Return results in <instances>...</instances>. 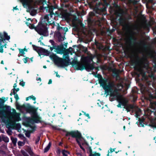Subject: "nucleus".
Returning <instances> with one entry per match:
<instances>
[{"label": "nucleus", "mask_w": 156, "mask_h": 156, "mask_svg": "<svg viewBox=\"0 0 156 156\" xmlns=\"http://www.w3.org/2000/svg\"><path fill=\"white\" fill-rule=\"evenodd\" d=\"M51 145V143L49 142L48 146L44 149V152H47L49 150Z\"/></svg>", "instance_id": "obj_20"}, {"label": "nucleus", "mask_w": 156, "mask_h": 156, "mask_svg": "<svg viewBox=\"0 0 156 156\" xmlns=\"http://www.w3.org/2000/svg\"><path fill=\"white\" fill-rule=\"evenodd\" d=\"M87 151L88 153L90 154H92V150L90 147H89L87 149Z\"/></svg>", "instance_id": "obj_27"}, {"label": "nucleus", "mask_w": 156, "mask_h": 156, "mask_svg": "<svg viewBox=\"0 0 156 156\" xmlns=\"http://www.w3.org/2000/svg\"><path fill=\"white\" fill-rule=\"evenodd\" d=\"M40 137L39 136H38L35 141V142L36 144H37L38 142L40 140Z\"/></svg>", "instance_id": "obj_31"}, {"label": "nucleus", "mask_w": 156, "mask_h": 156, "mask_svg": "<svg viewBox=\"0 0 156 156\" xmlns=\"http://www.w3.org/2000/svg\"><path fill=\"white\" fill-rule=\"evenodd\" d=\"M19 50L20 53L22 55H24L25 54V51H27V50L25 48L23 49H19Z\"/></svg>", "instance_id": "obj_17"}, {"label": "nucleus", "mask_w": 156, "mask_h": 156, "mask_svg": "<svg viewBox=\"0 0 156 156\" xmlns=\"http://www.w3.org/2000/svg\"><path fill=\"white\" fill-rule=\"evenodd\" d=\"M40 39H43V38H42V37H40Z\"/></svg>", "instance_id": "obj_58"}, {"label": "nucleus", "mask_w": 156, "mask_h": 156, "mask_svg": "<svg viewBox=\"0 0 156 156\" xmlns=\"http://www.w3.org/2000/svg\"><path fill=\"white\" fill-rule=\"evenodd\" d=\"M88 58V57L82 56L81 58L82 62H80L78 61L74 60L72 62V64L75 65L78 70H82L85 67V65L87 64Z\"/></svg>", "instance_id": "obj_7"}, {"label": "nucleus", "mask_w": 156, "mask_h": 156, "mask_svg": "<svg viewBox=\"0 0 156 156\" xmlns=\"http://www.w3.org/2000/svg\"><path fill=\"white\" fill-rule=\"evenodd\" d=\"M2 112L0 110V117H1L2 116Z\"/></svg>", "instance_id": "obj_48"}, {"label": "nucleus", "mask_w": 156, "mask_h": 156, "mask_svg": "<svg viewBox=\"0 0 156 156\" xmlns=\"http://www.w3.org/2000/svg\"><path fill=\"white\" fill-rule=\"evenodd\" d=\"M50 57L58 67H64L68 66L69 64L70 60L68 55H66V57L64 59L62 58L58 57L55 54L50 55Z\"/></svg>", "instance_id": "obj_3"}, {"label": "nucleus", "mask_w": 156, "mask_h": 156, "mask_svg": "<svg viewBox=\"0 0 156 156\" xmlns=\"http://www.w3.org/2000/svg\"><path fill=\"white\" fill-rule=\"evenodd\" d=\"M17 108L18 109L21 110L22 108V106L19 105H16Z\"/></svg>", "instance_id": "obj_32"}, {"label": "nucleus", "mask_w": 156, "mask_h": 156, "mask_svg": "<svg viewBox=\"0 0 156 156\" xmlns=\"http://www.w3.org/2000/svg\"><path fill=\"white\" fill-rule=\"evenodd\" d=\"M107 155H108V156H109V154H107Z\"/></svg>", "instance_id": "obj_63"}, {"label": "nucleus", "mask_w": 156, "mask_h": 156, "mask_svg": "<svg viewBox=\"0 0 156 156\" xmlns=\"http://www.w3.org/2000/svg\"><path fill=\"white\" fill-rule=\"evenodd\" d=\"M69 135L75 138L76 139L77 142L80 145V148L83 150H84V149L80 145L82 143L81 141L83 139L81 137V134L79 132L77 131H72L70 132H67L66 136H67Z\"/></svg>", "instance_id": "obj_8"}, {"label": "nucleus", "mask_w": 156, "mask_h": 156, "mask_svg": "<svg viewBox=\"0 0 156 156\" xmlns=\"http://www.w3.org/2000/svg\"><path fill=\"white\" fill-rule=\"evenodd\" d=\"M52 83V80L51 79L49 80V82L48 83V84H50Z\"/></svg>", "instance_id": "obj_41"}, {"label": "nucleus", "mask_w": 156, "mask_h": 156, "mask_svg": "<svg viewBox=\"0 0 156 156\" xmlns=\"http://www.w3.org/2000/svg\"><path fill=\"white\" fill-rule=\"evenodd\" d=\"M89 156H100V155L98 153H95L94 154H89Z\"/></svg>", "instance_id": "obj_28"}, {"label": "nucleus", "mask_w": 156, "mask_h": 156, "mask_svg": "<svg viewBox=\"0 0 156 156\" xmlns=\"http://www.w3.org/2000/svg\"><path fill=\"white\" fill-rule=\"evenodd\" d=\"M62 153L63 156H68V155L69 154V153L65 150H63Z\"/></svg>", "instance_id": "obj_23"}, {"label": "nucleus", "mask_w": 156, "mask_h": 156, "mask_svg": "<svg viewBox=\"0 0 156 156\" xmlns=\"http://www.w3.org/2000/svg\"><path fill=\"white\" fill-rule=\"evenodd\" d=\"M46 31V29H45L44 30L39 29L38 30L37 32L40 35H44L45 34Z\"/></svg>", "instance_id": "obj_16"}, {"label": "nucleus", "mask_w": 156, "mask_h": 156, "mask_svg": "<svg viewBox=\"0 0 156 156\" xmlns=\"http://www.w3.org/2000/svg\"><path fill=\"white\" fill-rule=\"evenodd\" d=\"M1 136H0V141H1Z\"/></svg>", "instance_id": "obj_56"}, {"label": "nucleus", "mask_w": 156, "mask_h": 156, "mask_svg": "<svg viewBox=\"0 0 156 156\" xmlns=\"http://www.w3.org/2000/svg\"><path fill=\"white\" fill-rule=\"evenodd\" d=\"M29 99H32L33 100L35 101V100H36V98H35L34 97V96H33V95H32V96H30L29 97Z\"/></svg>", "instance_id": "obj_30"}, {"label": "nucleus", "mask_w": 156, "mask_h": 156, "mask_svg": "<svg viewBox=\"0 0 156 156\" xmlns=\"http://www.w3.org/2000/svg\"><path fill=\"white\" fill-rule=\"evenodd\" d=\"M99 82L101 86L102 87L106 93H110L111 95L110 99H111L112 98L116 99L119 103L117 105V107H120L121 105H122L118 100V98L116 96H119L122 98H124L118 93L116 89L113 91V89L115 88L114 85L113 83L108 79L102 78H100L99 79Z\"/></svg>", "instance_id": "obj_1"}, {"label": "nucleus", "mask_w": 156, "mask_h": 156, "mask_svg": "<svg viewBox=\"0 0 156 156\" xmlns=\"http://www.w3.org/2000/svg\"><path fill=\"white\" fill-rule=\"evenodd\" d=\"M62 16L63 18L68 20L69 19V16L68 14L67 13H65L62 14Z\"/></svg>", "instance_id": "obj_18"}, {"label": "nucleus", "mask_w": 156, "mask_h": 156, "mask_svg": "<svg viewBox=\"0 0 156 156\" xmlns=\"http://www.w3.org/2000/svg\"><path fill=\"white\" fill-rule=\"evenodd\" d=\"M96 45L97 47L99 49H101L102 48V46L101 45H100V46H98V45L97 44H96Z\"/></svg>", "instance_id": "obj_37"}, {"label": "nucleus", "mask_w": 156, "mask_h": 156, "mask_svg": "<svg viewBox=\"0 0 156 156\" xmlns=\"http://www.w3.org/2000/svg\"><path fill=\"white\" fill-rule=\"evenodd\" d=\"M49 42L52 43V44L54 43V41L52 40H50Z\"/></svg>", "instance_id": "obj_43"}, {"label": "nucleus", "mask_w": 156, "mask_h": 156, "mask_svg": "<svg viewBox=\"0 0 156 156\" xmlns=\"http://www.w3.org/2000/svg\"><path fill=\"white\" fill-rule=\"evenodd\" d=\"M147 69L148 68V62L146 58L137 59L135 63V69L142 74L143 73V68Z\"/></svg>", "instance_id": "obj_4"}, {"label": "nucleus", "mask_w": 156, "mask_h": 156, "mask_svg": "<svg viewBox=\"0 0 156 156\" xmlns=\"http://www.w3.org/2000/svg\"><path fill=\"white\" fill-rule=\"evenodd\" d=\"M1 64H4V62H3V61H2L1 62Z\"/></svg>", "instance_id": "obj_51"}, {"label": "nucleus", "mask_w": 156, "mask_h": 156, "mask_svg": "<svg viewBox=\"0 0 156 156\" xmlns=\"http://www.w3.org/2000/svg\"><path fill=\"white\" fill-rule=\"evenodd\" d=\"M39 42H40V43H41V45H44V44H43V43L41 42V40H39Z\"/></svg>", "instance_id": "obj_45"}, {"label": "nucleus", "mask_w": 156, "mask_h": 156, "mask_svg": "<svg viewBox=\"0 0 156 156\" xmlns=\"http://www.w3.org/2000/svg\"><path fill=\"white\" fill-rule=\"evenodd\" d=\"M20 114L16 112L15 110L12 109V112L11 114V119L13 123L21 120V119L20 117Z\"/></svg>", "instance_id": "obj_10"}, {"label": "nucleus", "mask_w": 156, "mask_h": 156, "mask_svg": "<svg viewBox=\"0 0 156 156\" xmlns=\"http://www.w3.org/2000/svg\"><path fill=\"white\" fill-rule=\"evenodd\" d=\"M123 129H124V130H125V126H124Z\"/></svg>", "instance_id": "obj_54"}, {"label": "nucleus", "mask_w": 156, "mask_h": 156, "mask_svg": "<svg viewBox=\"0 0 156 156\" xmlns=\"http://www.w3.org/2000/svg\"><path fill=\"white\" fill-rule=\"evenodd\" d=\"M83 114L85 116H86L88 117V118H90V117L89 116V115L88 114H87H87L84 112H83Z\"/></svg>", "instance_id": "obj_34"}, {"label": "nucleus", "mask_w": 156, "mask_h": 156, "mask_svg": "<svg viewBox=\"0 0 156 156\" xmlns=\"http://www.w3.org/2000/svg\"><path fill=\"white\" fill-rule=\"evenodd\" d=\"M51 145V143L49 142L48 146L44 149V152H47L49 150Z\"/></svg>", "instance_id": "obj_19"}, {"label": "nucleus", "mask_w": 156, "mask_h": 156, "mask_svg": "<svg viewBox=\"0 0 156 156\" xmlns=\"http://www.w3.org/2000/svg\"><path fill=\"white\" fill-rule=\"evenodd\" d=\"M118 100L122 103V105L124 107V108L127 112H129L131 110L133 109L135 112L136 116L138 118L141 114V110L138 107L132 105L127 104V100L125 98H122L119 96H116Z\"/></svg>", "instance_id": "obj_2"}, {"label": "nucleus", "mask_w": 156, "mask_h": 156, "mask_svg": "<svg viewBox=\"0 0 156 156\" xmlns=\"http://www.w3.org/2000/svg\"><path fill=\"white\" fill-rule=\"evenodd\" d=\"M36 103V102L35 101L34 102V104Z\"/></svg>", "instance_id": "obj_62"}, {"label": "nucleus", "mask_w": 156, "mask_h": 156, "mask_svg": "<svg viewBox=\"0 0 156 156\" xmlns=\"http://www.w3.org/2000/svg\"><path fill=\"white\" fill-rule=\"evenodd\" d=\"M22 2L23 5L25 8H28L27 12H30V14L33 16H34L36 13V10L34 9L32 5L33 2L32 0H20Z\"/></svg>", "instance_id": "obj_5"}, {"label": "nucleus", "mask_w": 156, "mask_h": 156, "mask_svg": "<svg viewBox=\"0 0 156 156\" xmlns=\"http://www.w3.org/2000/svg\"><path fill=\"white\" fill-rule=\"evenodd\" d=\"M17 86V85H16V83H15L14 85V86H13V87H14V88H15V87H16Z\"/></svg>", "instance_id": "obj_47"}, {"label": "nucleus", "mask_w": 156, "mask_h": 156, "mask_svg": "<svg viewBox=\"0 0 156 156\" xmlns=\"http://www.w3.org/2000/svg\"><path fill=\"white\" fill-rule=\"evenodd\" d=\"M27 59H28V58H26L23 59V61L24 63H26L27 62Z\"/></svg>", "instance_id": "obj_35"}, {"label": "nucleus", "mask_w": 156, "mask_h": 156, "mask_svg": "<svg viewBox=\"0 0 156 156\" xmlns=\"http://www.w3.org/2000/svg\"><path fill=\"white\" fill-rule=\"evenodd\" d=\"M3 140L5 142H8L9 141V138L7 136L3 137Z\"/></svg>", "instance_id": "obj_25"}, {"label": "nucleus", "mask_w": 156, "mask_h": 156, "mask_svg": "<svg viewBox=\"0 0 156 156\" xmlns=\"http://www.w3.org/2000/svg\"><path fill=\"white\" fill-rule=\"evenodd\" d=\"M10 39V36L7 33L4 32L3 33H0V52H3V48L6 45V41H9Z\"/></svg>", "instance_id": "obj_6"}, {"label": "nucleus", "mask_w": 156, "mask_h": 156, "mask_svg": "<svg viewBox=\"0 0 156 156\" xmlns=\"http://www.w3.org/2000/svg\"><path fill=\"white\" fill-rule=\"evenodd\" d=\"M52 8V11L53 9V7L52 6H50L48 5L47 3L45 2L43 3V5L42 6H41L40 7V9L41 10H46V11L47 10H48V12H49V10L50 8Z\"/></svg>", "instance_id": "obj_14"}, {"label": "nucleus", "mask_w": 156, "mask_h": 156, "mask_svg": "<svg viewBox=\"0 0 156 156\" xmlns=\"http://www.w3.org/2000/svg\"><path fill=\"white\" fill-rule=\"evenodd\" d=\"M25 134L26 136L29 137L30 136V133L28 131H26Z\"/></svg>", "instance_id": "obj_29"}, {"label": "nucleus", "mask_w": 156, "mask_h": 156, "mask_svg": "<svg viewBox=\"0 0 156 156\" xmlns=\"http://www.w3.org/2000/svg\"><path fill=\"white\" fill-rule=\"evenodd\" d=\"M17 8L16 7H15L13 8V10H17Z\"/></svg>", "instance_id": "obj_49"}, {"label": "nucleus", "mask_w": 156, "mask_h": 156, "mask_svg": "<svg viewBox=\"0 0 156 156\" xmlns=\"http://www.w3.org/2000/svg\"><path fill=\"white\" fill-rule=\"evenodd\" d=\"M89 70H92L93 69V67L91 66H89Z\"/></svg>", "instance_id": "obj_39"}, {"label": "nucleus", "mask_w": 156, "mask_h": 156, "mask_svg": "<svg viewBox=\"0 0 156 156\" xmlns=\"http://www.w3.org/2000/svg\"><path fill=\"white\" fill-rule=\"evenodd\" d=\"M151 108H152L153 109H154V107H151Z\"/></svg>", "instance_id": "obj_60"}, {"label": "nucleus", "mask_w": 156, "mask_h": 156, "mask_svg": "<svg viewBox=\"0 0 156 156\" xmlns=\"http://www.w3.org/2000/svg\"><path fill=\"white\" fill-rule=\"evenodd\" d=\"M24 140L23 142L20 141H18V144L19 146H23L24 145L26 142L25 140H26V139L25 138H24Z\"/></svg>", "instance_id": "obj_21"}, {"label": "nucleus", "mask_w": 156, "mask_h": 156, "mask_svg": "<svg viewBox=\"0 0 156 156\" xmlns=\"http://www.w3.org/2000/svg\"><path fill=\"white\" fill-rule=\"evenodd\" d=\"M22 153L23 154L24 156H29L28 154L25 151L23 150L21 151Z\"/></svg>", "instance_id": "obj_26"}, {"label": "nucleus", "mask_w": 156, "mask_h": 156, "mask_svg": "<svg viewBox=\"0 0 156 156\" xmlns=\"http://www.w3.org/2000/svg\"><path fill=\"white\" fill-rule=\"evenodd\" d=\"M13 89H15V91L16 90V91H18L19 90V89L18 88H17L16 89H15V88H14Z\"/></svg>", "instance_id": "obj_46"}, {"label": "nucleus", "mask_w": 156, "mask_h": 156, "mask_svg": "<svg viewBox=\"0 0 156 156\" xmlns=\"http://www.w3.org/2000/svg\"><path fill=\"white\" fill-rule=\"evenodd\" d=\"M66 29L65 30H66V31H67V30H68L67 28H66Z\"/></svg>", "instance_id": "obj_55"}, {"label": "nucleus", "mask_w": 156, "mask_h": 156, "mask_svg": "<svg viewBox=\"0 0 156 156\" xmlns=\"http://www.w3.org/2000/svg\"><path fill=\"white\" fill-rule=\"evenodd\" d=\"M58 40L59 41H62L65 40V37L64 36H62L60 34H58Z\"/></svg>", "instance_id": "obj_15"}, {"label": "nucleus", "mask_w": 156, "mask_h": 156, "mask_svg": "<svg viewBox=\"0 0 156 156\" xmlns=\"http://www.w3.org/2000/svg\"><path fill=\"white\" fill-rule=\"evenodd\" d=\"M29 73V71H28H28H27V73Z\"/></svg>", "instance_id": "obj_57"}, {"label": "nucleus", "mask_w": 156, "mask_h": 156, "mask_svg": "<svg viewBox=\"0 0 156 156\" xmlns=\"http://www.w3.org/2000/svg\"><path fill=\"white\" fill-rule=\"evenodd\" d=\"M5 69H6V70H7V68L6 67H5Z\"/></svg>", "instance_id": "obj_61"}, {"label": "nucleus", "mask_w": 156, "mask_h": 156, "mask_svg": "<svg viewBox=\"0 0 156 156\" xmlns=\"http://www.w3.org/2000/svg\"><path fill=\"white\" fill-rule=\"evenodd\" d=\"M31 112H32V118L34 122L36 123L40 122L41 121V118L38 115L36 112L34 110L32 111Z\"/></svg>", "instance_id": "obj_12"}, {"label": "nucleus", "mask_w": 156, "mask_h": 156, "mask_svg": "<svg viewBox=\"0 0 156 156\" xmlns=\"http://www.w3.org/2000/svg\"><path fill=\"white\" fill-rule=\"evenodd\" d=\"M122 87H123V86L121 85H120L119 88V90H121L122 89Z\"/></svg>", "instance_id": "obj_40"}, {"label": "nucleus", "mask_w": 156, "mask_h": 156, "mask_svg": "<svg viewBox=\"0 0 156 156\" xmlns=\"http://www.w3.org/2000/svg\"><path fill=\"white\" fill-rule=\"evenodd\" d=\"M145 27V24L142 22H137L134 26L135 29L138 31H140L142 28H144Z\"/></svg>", "instance_id": "obj_13"}, {"label": "nucleus", "mask_w": 156, "mask_h": 156, "mask_svg": "<svg viewBox=\"0 0 156 156\" xmlns=\"http://www.w3.org/2000/svg\"><path fill=\"white\" fill-rule=\"evenodd\" d=\"M105 108H107V106L106 105H105Z\"/></svg>", "instance_id": "obj_59"}, {"label": "nucleus", "mask_w": 156, "mask_h": 156, "mask_svg": "<svg viewBox=\"0 0 156 156\" xmlns=\"http://www.w3.org/2000/svg\"><path fill=\"white\" fill-rule=\"evenodd\" d=\"M43 68H46V67L45 66H43Z\"/></svg>", "instance_id": "obj_52"}, {"label": "nucleus", "mask_w": 156, "mask_h": 156, "mask_svg": "<svg viewBox=\"0 0 156 156\" xmlns=\"http://www.w3.org/2000/svg\"><path fill=\"white\" fill-rule=\"evenodd\" d=\"M29 97H27L26 98V101H28V100H29Z\"/></svg>", "instance_id": "obj_50"}, {"label": "nucleus", "mask_w": 156, "mask_h": 156, "mask_svg": "<svg viewBox=\"0 0 156 156\" xmlns=\"http://www.w3.org/2000/svg\"><path fill=\"white\" fill-rule=\"evenodd\" d=\"M49 15H45L44 17V19L45 20V21H47V24H54L55 23L54 21V18L53 17V13L52 11V8H50L49 10Z\"/></svg>", "instance_id": "obj_9"}, {"label": "nucleus", "mask_w": 156, "mask_h": 156, "mask_svg": "<svg viewBox=\"0 0 156 156\" xmlns=\"http://www.w3.org/2000/svg\"><path fill=\"white\" fill-rule=\"evenodd\" d=\"M30 111H31L30 109V111H27V112H30Z\"/></svg>", "instance_id": "obj_53"}, {"label": "nucleus", "mask_w": 156, "mask_h": 156, "mask_svg": "<svg viewBox=\"0 0 156 156\" xmlns=\"http://www.w3.org/2000/svg\"><path fill=\"white\" fill-rule=\"evenodd\" d=\"M26 23L27 25V26H29L30 25V24H31V23L30 22H27Z\"/></svg>", "instance_id": "obj_42"}, {"label": "nucleus", "mask_w": 156, "mask_h": 156, "mask_svg": "<svg viewBox=\"0 0 156 156\" xmlns=\"http://www.w3.org/2000/svg\"><path fill=\"white\" fill-rule=\"evenodd\" d=\"M36 80L37 81H41V79L40 78H39L37 79Z\"/></svg>", "instance_id": "obj_44"}, {"label": "nucleus", "mask_w": 156, "mask_h": 156, "mask_svg": "<svg viewBox=\"0 0 156 156\" xmlns=\"http://www.w3.org/2000/svg\"><path fill=\"white\" fill-rule=\"evenodd\" d=\"M34 25L31 24H30V26H29V27L31 29L34 28Z\"/></svg>", "instance_id": "obj_36"}, {"label": "nucleus", "mask_w": 156, "mask_h": 156, "mask_svg": "<svg viewBox=\"0 0 156 156\" xmlns=\"http://www.w3.org/2000/svg\"><path fill=\"white\" fill-rule=\"evenodd\" d=\"M114 13L116 16L119 17V19H122L123 12L122 9L118 5L116 6L115 9L114 10Z\"/></svg>", "instance_id": "obj_11"}, {"label": "nucleus", "mask_w": 156, "mask_h": 156, "mask_svg": "<svg viewBox=\"0 0 156 156\" xmlns=\"http://www.w3.org/2000/svg\"><path fill=\"white\" fill-rule=\"evenodd\" d=\"M12 90H13L12 93H13V94L15 95V98L16 99V100L17 101L18 100H19V96H18V95L16 94V93H15V91L14 89H13Z\"/></svg>", "instance_id": "obj_22"}, {"label": "nucleus", "mask_w": 156, "mask_h": 156, "mask_svg": "<svg viewBox=\"0 0 156 156\" xmlns=\"http://www.w3.org/2000/svg\"><path fill=\"white\" fill-rule=\"evenodd\" d=\"M25 84V83L23 81H21L20 83V84L22 86H24Z\"/></svg>", "instance_id": "obj_33"}, {"label": "nucleus", "mask_w": 156, "mask_h": 156, "mask_svg": "<svg viewBox=\"0 0 156 156\" xmlns=\"http://www.w3.org/2000/svg\"><path fill=\"white\" fill-rule=\"evenodd\" d=\"M11 140L12 141V142L13 143L15 144H16V143L17 141V139L16 138H15L14 137H12L11 138Z\"/></svg>", "instance_id": "obj_24"}, {"label": "nucleus", "mask_w": 156, "mask_h": 156, "mask_svg": "<svg viewBox=\"0 0 156 156\" xmlns=\"http://www.w3.org/2000/svg\"><path fill=\"white\" fill-rule=\"evenodd\" d=\"M115 149H113L111 148L110 149L111 152L112 153V152H113V151H115Z\"/></svg>", "instance_id": "obj_38"}, {"label": "nucleus", "mask_w": 156, "mask_h": 156, "mask_svg": "<svg viewBox=\"0 0 156 156\" xmlns=\"http://www.w3.org/2000/svg\"><path fill=\"white\" fill-rule=\"evenodd\" d=\"M81 115V113H80V115Z\"/></svg>", "instance_id": "obj_64"}]
</instances>
